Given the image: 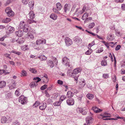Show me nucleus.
<instances>
[{
  "mask_svg": "<svg viewBox=\"0 0 125 125\" xmlns=\"http://www.w3.org/2000/svg\"><path fill=\"white\" fill-rule=\"evenodd\" d=\"M28 26L25 24L24 21H21L19 25V29H23V31L27 32L28 30Z\"/></svg>",
  "mask_w": 125,
  "mask_h": 125,
  "instance_id": "1",
  "label": "nucleus"
},
{
  "mask_svg": "<svg viewBox=\"0 0 125 125\" xmlns=\"http://www.w3.org/2000/svg\"><path fill=\"white\" fill-rule=\"evenodd\" d=\"M5 12L7 14V16L10 17H13L15 13L10 7H7L5 9Z\"/></svg>",
  "mask_w": 125,
  "mask_h": 125,
  "instance_id": "2",
  "label": "nucleus"
},
{
  "mask_svg": "<svg viewBox=\"0 0 125 125\" xmlns=\"http://www.w3.org/2000/svg\"><path fill=\"white\" fill-rule=\"evenodd\" d=\"M34 80H35V82H32L30 84L31 87L32 88L36 87L37 85V83L41 81V79L38 77L34 78Z\"/></svg>",
  "mask_w": 125,
  "mask_h": 125,
  "instance_id": "3",
  "label": "nucleus"
},
{
  "mask_svg": "<svg viewBox=\"0 0 125 125\" xmlns=\"http://www.w3.org/2000/svg\"><path fill=\"white\" fill-rule=\"evenodd\" d=\"M27 99L26 97H24L23 95H21L19 98V101L22 104H24L26 102Z\"/></svg>",
  "mask_w": 125,
  "mask_h": 125,
  "instance_id": "4",
  "label": "nucleus"
},
{
  "mask_svg": "<svg viewBox=\"0 0 125 125\" xmlns=\"http://www.w3.org/2000/svg\"><path fill=\"white\" fill-rule=\"evenodd\" d=\"M46 40L42 38L37 40L36 42V43L37 45H40L41 44H45L46 43Z\"/></svg>",
  "mask_w": 125,
  "mask_h": 125,
  "instance_id": "5",
  "label": "nucleus"
},
{
  "mask_svg": "<svg viewBox=\"0 0 125 125\" xmlns=\"http://www.w3.org/2000/svg\"><path fill=\"white\" fill-rule=\"evenodd\" d=\"M63 63L65 64V65L69 67L70 65L69 64V59L66 57L63 58L62 59Z\"/></svg>",
  "mask_w": 125,
  "mask_h": 125,
  "instance_id": "6",
  "label": "nucleus"
},
{
  "mask_svg": "<svg viewBox=\"0 0 125 125\" xmlns=\"http://www.w3.org/2000/svg\"><path fill=\"white\" fill-rule=\"evenodd\" d=\"M81 71V69L79 68H77L74 69L73 72L72 73L71 77H74V74H76L80 72Z\"/></svg>",
  "mask_w": 125,
  "mask_h": 125,
  "instance_id": "7",
  "label": "nucleus"
},
{
  "mask_svg": "<svg viewBox=\"0 0 125 125\" xmlns=\"http://www.w3.org/2000/svg\"><path fill=\"white\" fill-rule=\"evenodd\" d=\"M65 42L66 44L68 46L71 45L72 44V42L69 38L67 37L65 38Z\"/></svg>",
  "mask_w": 125,
  "mask_h": 125,
  "instance_id": "8",
  "label": "nucleus"
},
{
  "mask_svg": "<svg viewBox=\"0 0 125 125\" xmlns=\"http://www.w3.org/2000/svg\"><path fill=\"white\" fill-rule=\"evenodd\" d=\"M114 34L112 31L107 36V39L111 41L113 40L114 38Z\"/></svg>",
  "mask_w": 125,
  "mask_h": 125,
  "instance_id": "9",
  "label": "nucleus"
},
{
  "mask_svg": "<svg viewBox=\"0 0 125 125\" xmlns=\"http://www.w3.org/2000/svg\"><path fill=\"white\" fill-rule=\"evenodd\" d=\"M10 88L11 89H13L16 87V83L15 81H13L9 85Z\"/></svg>",
  "mask_w": 125,
  "mask_h": 125,
  "instance_id": "10",
  "label": "nucleus"
},
{
  "mask_svg": "<svg viewBox=\"0 0 125 125\" xmlns=\"http://www.w3.org/2000/svg\"><path fill=\"white\" fill-rule=\"evenodd\" d=\"M67 104L70 105H72L74 104V101L72 98H70L67 100Z\"/></svg>",
  "mask_w": 125,
  "mask_h": 125,
  "instance_id": "11",
  "label": "nucleus"
},
{
  "mask_svg": "<svg viewBox=\"0 0 125 125\" xmlns=\"http://www.w3.org/2000/svg\"><path fill=\"white\" fill-rule=\"evenodd\" d=\"M34 34L36 35L35 32L34 31H31L30 33H27V37L33 39L34 38L33 35Z\"/></svg>",
  "mask_w": 125,
  "mask_h": 125,
  "instance_id": "12",
  "label": "nucleus"
},
{
  "mask_svg": "<svg viewBox=\"0 0 125 125\" xmlns=\"http://www.w3.org/2000/svg\"><path fill=\"white\" fill-rule=\"evenodd\" d=\"M40 106V108L41 110H44L46 107L47 104L46 103H41Z\"/></svg>",
  "mask_w": 125,
  "mask_h": 125,
  "instance_id": "13",
  "label": "nucleus"
},
{
  "mask_svg": "<svg viewBox=\"0 0 125 125\" xmlns=\"http://www.w3.org/2000/svg\"><path fill=\"white\" fill-rule=\"evenodd\" d=\"M92 109L95 113H98L101 112L102 111V110L98 108L95 106H94L92 107Z\"/></svg>",
  "mask_w": 125,
  "mask_h": 125,
  "instance_id": "14",
  "label": "nucleus"
},
{
  "mask_svg": "<svg viewBox=\"0 0 125 125\" xmlns=\"http://www.w3.org/2000/svg\"><path fill=\"white\" fill-rule=\"evenodd\" d=\"M29 14L30 18L31 19H33L35 17V14L33 11H30Z\"/></svg>",
  "mask_w": 125,
  "mask_h": 125,
  "instance_id": "15",
  "label": "nucleus"
},
{
  "mask_svg": "<svg viewBox=\"0 0 125 125\" xmlns=\"http://www.w3.org/2000/svg\"><path fill=\"white\" fill-rule=\"evenodd\" d=\"M70 8L71 7L70 5L67 4H66L64 5V8L65 12L66 13L67 11L70 10Z\"/></svg>",
  "mask_w": 125,
  "mask_h": 125,
  "instance_id": "16",
  "label": "nucleus"
},
{
  "mask_svg": "<svg viewBox=\"0 0 125 125\" xmlns=\"http://www.w3.org/2000/svg\"><path fill=\"white\" fill-rule=\"evenodd\" d=\"M24 40V39L23 38H19L16 40V42L19 44H20L23 43Z\"/></svg>",
  "mask_w": 125,
  "mask_h": 125,
  "instance_id": "17",
  "label": "nucleus"
},
{
  "mask_svg": "<svg viewBox=\"0 0 125 125\" xmlns=\"http://www.w3.org/2000/svg\"><path fill=\"white\" fill-rule=\"evenodd\" d=\"M101 116H102V118L111 117V115L110 114L106 113H104L103 115H101Z\"/></svg>",
  "mask_w": 125,
  "mask_h": 125,
  "instance_id": "18",
  "label": "nucleus"
},
{
  "mask_svg": "<svg viewBox=\"0 0 125 125\" xmlns=\"http://www.w3.org/2000/svg\"><path fill=\"white\" fill-rule=\"evenodd\" d=\"M82 40L80 39L77 36H76L74 38V41L76 42V43L77 44H79L81 43Z\"/></svg>",
  "mask_w": 125,
  "mask_h": 125,
  "instance_id": "19",
  "label": "nucleus"
},
{
  "mask_svg": "<svg viewBox=\"0 0 125 125\" xmlns=\"http://www.w3.org/2000/svg\"><path fill=\"white\" fill-rule=\"evenodd\" d=\"M50 17L53 20H55L57 19V15L55 14L52 13L50 15Z\"/></svg>",
  "mask_w": 125,
  "mask_h": 125,
  "instance_id": "20",
  "label": "nucleus"
},
{
  "mask_svg": "<svg viewBox=\"0 0 125 125\" xmlns=\"http://www.w3.org/2000/svg\"><path fill=\"white\" fill-rule=\"evenodd\" d=\"M16 36L18 37H21L23 35V32L21 31H19L15 32Z\"/></svg>",
  "mask_w": 125,
  "mask_h": 125,
  "instance_id": "21",
  "label": "nucleus"
},
{
  "mask_svg": "<svg viewBox=\"0 0 125 125\" xmlns=\"http://www.w3.org/2000/svg\"><path fill=\"white\" fill-rule=\"evenodd\" d=\"M74 94L70 91H68L67 93L66 96L68 97H71L73 96Z\"/></svg>",
  "mask_w": 125,
  "mask_h": 125,
  "instance_id": "22",
  "label": "nucleus"
},
{
  "mask_svg": "<svg viewBox=\"0 0 125 125\" xmlns=\"http://www.w3.org/2000/svg\"><path fill=\"white\" fill-rule=\"evenodd\" d=\"M93 119L91 117H87L86 118V123L90 124L93 121Z\"/></svg>",
  "mask_w": 125,
  "mask_h": 125,
  "instance_id": "23",
  "label": "nucleus"
},
{
  "mask_svg": "<svg viewBox=\"0 0 125 125\" xmlns=\"http://www.w3.org/2000/svg\"><path fill=\"white\" fill-rule=\"evenodd\" d=\"M6 82L4 81L0 82V88H3L6 85Z\"/></svg>",
  "mask_w": 125,
  "mask_h": 125,
  "instance_id": "24",
  "label": "nucleus"
},
{
  "mask_svg": "<svg viewBox=\"0 0 125 125\" xmlns=\"http://www.w3.org/2000/svg\"><path fill=\"white\" fill-rule=\"evenodd\" d=\"M7 30L9 31V32L11 33L14 31L15 29L13 27L11 26H9V27L7 29Z\"/></svg>",
  "mask_w": 125,
  "mask_h": 125,
  "instance_id": "25",
  "label": "nucleus"
},
{
  "mask_svg": "<svg viewBox=\"0 0 125 125\" xmlns=\"http://www.w3.org/2000/svg\"><path fill=\"white\" fill-rule=\"evenodd\" d=\"M11 21V19L9 18H7L4 19L2 21L3 23H7Z\"/></svg>",
  "mask_w": 125,
  "mask_h": 125,
  "instance_id": "26",
  "label": "nucleus"
},
{
  "mask_svg": "<svg viewBox=\"0 0 125 125\" xmlns=\"http://www.w3.org/2000/svg\"><path fill=\"white\" fill-rule=\"evenodd\" d=\"M79 112L81 113L83 115H85L87 114V110H84L83 108H80L79 110Z\"/></svg>",
  "mask_w": 125,
  "mask_h": 125,
  "instance_id": "27",
  "label": "nucleus"
},
{
  "mask_svg": "<svg viewBox=\"0 0 125 125\" xmlns=\"http://www.w3.org/2000/svg\"><path fill=\"white\" fill-rule=\"evenodd\" d=\"M38 58L41 61L46 60L47 59V58L44 55H41Z\"/></svg>",
  "mask_w": 125,
  "mask_h": 125,
  "instance_id": "28",
  "label": "nucleus"
},
{
  "mask_svg": "<svg viewBox=\"0 0 125 125\" xmlns=\"http://www.w3.org/2000/svg\"><path fill=\"white\" fill-rule=\"evenodd\" d=\"M94 96L93 94L89 93L88 94L86 95L87 97L90 100L92 99L94 97Z\"/></svg>",
  "mask_w": 125,
  "mask_h": 125,
  "instance_id": "29",
  "label": "nucleus"
},
{
  "mask_svg": "<svg viewBox=\"0 0 125 125\" xmlns=\"http://www.w3.org/2000/svg\"><path fill=\"white\" fill-rule=\"evenodd\" d=\"M29 69L30 72L36 74L37 73V70L35 68H30Z\"/></svg>",
  "mask_w": 125,
  "mask_h": 125,
  "instance_id": "30",
  "label": "nucleus"
},
{
  "mask_svg": "<svg viewBox=\"0 0 125 125\" xmlns=\"http://www.w3.org/2000/svg\"><path fill=\"white\" fill-rule=\"evenodd\" d=\"M29 5L30 9H32L34 5V2L33 1H31L29 3Z\"/></svg>",
  "mask_w": 125,
  "mask_h": 125,
  "instance_id": "31",
  "label": "nucleus"
},
{
  "mask_svg": "<svg viewBox=\"0 0 125 125\" xmlns=\"http://www.w3.org/2000/svg\"><path fill=\"white\" fill-rule=\"evenodd\" d=\"M20 89L19 88H18L15 91V94L17 96H19L21 94L20 92Z\"/></svg>",
  "mask_w": 125,
  "mask_h": 125,
  "instance_id": "32",
  "label": "nucleus"
},
{
  "mask_svg": "<svg viewBox=\"0 0 125 125\" xmlns=\"http://www.w3.org/2000/svg\"><path fill=\"white\" fill-rule=\"evenodd\" d=\"M33 19H28L27 20V23L28 24H31L32 23H36V21L33 20Z\"/></svg>",
  "mask_w": 125,
  "mask_h": 125,
  "instance_id": "33",
  "label": "nucleus"
},
{
  "mask_svg": "<svg viewBox=\"0 0 125 125\" xmlns=\"http://www.w3.org/2000/svg\"><path fill=\"white\" fill-rule=\"evenodd\" d=\"M48 64V65L51 68L53 67L54 65V64L52 61L50 60L49 61V63Z\"/></svg>",
  "mask_w": 125,
  "mask_h": 125,
  "instance_id": "34",
  "label": "nucleus"
},
{
  "mask_svg": "<svg viewBox=\"0 0 125 125\" xmlns=\"http://www.w3.org/2000/svg\"><path fill=\"white\" fill-rule=\"evenodd\" d=\"M46 79V80H44L43 82L45 83H47L49 81L47 75L46 74H45L44 75L42 79Z\"/></svg>",
  "mask_w": 125,
  "mask_h": 125,
  "instance_id": "35",
  "label": "nucleus"
},
{
  "mask_svg": "<svg viewBox=\"0 0 125 125\" xmlns=\"http://www.w3.org/2000/svg\"><path fill=\"white\" fill-rule=\"evenodd\" d=\"M1 122L3 123H5L7 121V119L5 116L2 117L1 118Z\"/></svg>",
  "mask_w": 125,
  "mask_h": 125,
  "instance_id": "36",
  "label": "nucleus"
},
{
  "mask_svg": "<svg viewBox=\"0 0 125 125\" xmlns=\"http://www.w3.org/2000/svg\"><path fill=\"white\" fill-rule=\"evenodd\" d=\"M88 14L87 13H84L82 17V19L83 20L86 19L88 16Z\"/></svg>",
  "mask_w": 125,
  "mask_h": 125,
  "instance_id": "37",
  "label": "nucleus"
},
{
  "mask_svg": "<svg viewBox=\"0 0 125 125\" xmlns=\"http://www.w3.org/2000/svg\"><path fill=\"white\" fill-rule=\"evenodd\" d=\"M56 7L59 10H60L62 8V6L60 3L58 2L56 4Z\"/></svg>",
  "mask_w": 125,
  "mask_h": 125,
  "instance_id": "38",
  "label": "nucleus"
},
{
  "mask_svg": "<svg viewBox=\"0 0 125 125\" xmlns=\"http://www.w3.org/2000/svg\"><path fill=\"white\" fill-rule=\"evenodd\" d=\"M61 102L59 101H56L53 104L55 106H59L60 105Z\"/></svg>",
  "mask_w": 125,
  "mask_h": 125,
  "instance_id": "39",
  "label": "nucleus"
},
{
  "mask_svg": "<svg viewBox=\"0 0 125 125\" xmlns=\"http://www.w3.org/2000/svg\"><path fill=\"white\" fill-rule=\"evenodd\" d=\"M11 52L18 55H20L21 54V53L20 52H17L15 50H12Z\"/></svg>",
  "mask_w": 125,
  "mask_h": 125,
  "instance_id": "40",
  "label": "nucleus"
},
{
  "mask_svg": "<svg viewBox=\"0 0 125 125\" xmlns=\"http://www.w3.org/2000/svg\"><path fill=\"white\" fill-rule=\"evenodd\" d=\"M66 98V97L64 95H62L60 97L59 101H63L64 100L65 98Z\"/></svg>",
  "mask_w": 125,
  "mask_h": 125,
  "instance_id": "41",
  "label": "nucleus"
},
{
  "mask_svg": "<svg viewBox=\"0 0 125 125\" xmlns=\"http://www.w3.org/2000/svg\"><path fill=\"white\" fill-rule=\"evenodd\" d=\"M21 49L23 51H25L28 49V48L27 45H24L23 46L21 47Z\"/></svg>",
  "mask_w": 125,
  "mask_h": 125,
  "instance_id": "42",
  "label": "nucleus"
},
{
  "mask_svg": "<svg viewBox=\"0 0 125 125\" xmlns=\"http://www.w3.org/2000/svg\"><path fill=\"white\" fill-rule=\"evenodd\" d=\"M102 42L104 44L108 49H109V43L106 42L105 41H102Z\"/></svg>",
  "mask_w": 125,
  "mask_h": 125,
  "instance_id": "43",
  "label": "nucleus"
},
{
  "mask_svg": "<svg viewBox=\"0 0 125 125\" xmlns=\"http://www.w3.org/2000/svg\"><path fill=\"white\" fill-rule=\"evenodd\" d=\"M92 52V50L91 49H89L85 52V53L86 55H90L91 53Z\"/></svg>",
  "mask_w": 125,
  "mask_h": 125,
  "instance_id": "44",
  "label": "nucleus"
},
{
  "mask_svg": "<svg viewBox=\"0 0 125 125\" xmlns=\"http://www.w3.org/2000/svg\"><path fill=\"white\" fill-rule=\"evenodd\" d=\"M95 24L94 22L90 23L89 26V28L90 29L93 28L95 26Z\"/></svg>",
  "mask_w": 125,
  "mask_h": 125,
  "instance_id": "45",
  "label": "nucleus"
},
{
  "mask_svg": "<svg viewBox=\"0 0 125 125\" xmlns=\"http://www.w3.org/2000/svg\"><path fill=\"white\" fill-rule=\"evenodd\" d=\"M21 74L24 76H26L27 75V73L26 71L23 70L21 72Z\"/></svg>",
  "mask_w": 125,
  "mask_h": 125,
  "instance_id": "46",
  "label": "nucleus"
},
{
  "mask_svg": "<svg viewBox=\"0 0 125 125\" xmlns=\"http://www.w3.org/2000/svg\"><path fill=\"white\" fill-rule=\"evenodd\" d=\"M101 64L103 66H105L107 64L106 61L105 60L102 61L101 62Z\"/></svg>",
  "mask_w": 125,
  "mask_h": 125,
  "instance_id": "47",
  "label": "nucleus"
},
{
  "mask_svg": "<svg viewBox=\"0 0 125 125\" xmlns=\"http://www.w3.org/2000/svg\"><path fill=\"white\" fill-rule=\"evenodd\" d=\"M103 51V47H101L96 52L99 53L102 52Z\"/></svg>",
  "mask_w": 125,
  "mask_h": 125,
  "instance_id": "48",
  "label": "nucleus"
},
{
  "mask_svg": "<svg viewBox=\"0 0 125 125\" xmlns=\"http://www.w3.org/2000/svg\"><path fill=\"white\" fill-rule=\"evenodd\" d=\"M40 103L39 101H36L35 103L34 104L33 106L35 107L38 106L39 104H40Z\"/></svg>",
  "mask_w": 125,
  "mask_h": 125,
  "instance_id": "49",
  "label": "nucleus"
},
{
  "mask_svg": "<svg viewBox=\"0 0 125 125\" xmlns=\"http://www.w3.org/2000/svg\"><path fill=\"white\" fill-rule=\"evenodd\" d=\"M47 87V85L46 84H44L41 87V90H43L46 89Z\"/></svg>",
  "mask_w": 125,
  "mask_h": 125,
  "instance_id": "50",
  "label": "nucleus"
},
{
  "mask_svg": "<svg viewBox=\"0 0 125 125\" xmlns=\"http://www.w3.org/2000/svg\"><path fill=\"white\" fill-rule=\"evenodd\" d=\"M52 59L53 60L54 62L56 64H57L58 62L57 59L56 58L54 57H52Z\"/></svg>",
  "mask_w": 125,
  "mask_h": 125,
  "instance_id": "51",
  "label": "nucleus"
},
{
  "mask_svg": "<svg viewBox=\"0 0 125 125\" xmlns=\"http://www.w3.org/2000/svg\"><path fill=\"white\" fill-rule=\"evenodd\" d=\"M78 76H76V75H74V77L73 78H74V81H77L78 80Z\"/></svg>",
  "mask_w": 125,
  "mask_h": 125,
  "instance_id": "52",
  "label": "nucleus"
},
{
  "mask_svg": "<svg viewBox=\"0 0 125 125\" xmlns=\"http://www.w3.org/2000/svg\"><path fill=\"white\" fill-rule=\"evenodd\" d=\"M108 75L107 74H104L103 75V78H108Z\"/></svg>",
  "mask_w": 125,
  "mask_h": 125,
  "instance_id": "53",
  "label": "nucleus"
},
{
  "mask_svg": "<svg viewBox=\"0 0 125 125\" xmlns=\"http://www.w3.org/2000/svg\"><path fill=\"white\" fill-rule=\"evenodd\" d=\"M104 120H116V119L113 118H106L104 119H103Z\"/></svg>",
  "mask_w": 125,
  "mask_h": 125,
  "instance_id": "54",
  "label": "nucleus"
},
{
  "mask_svg": "<svg viewBox=\"0 0 125 125\" xmlns=\"http://www.w3.org/2000/svg\"><path fill=\"white\" fill-rule=\"evenodd\" d=\"M11 2V0H8L5 3L6 5H7L9 4Z\"/></svg>",
  "mask_w": 125,
  "mask_h": 125,
  "instance_id": "55",
  "label": "nucleus"
},
{
  "mask_svg": "<svg viewBox=\"0 0 125 125\" xmlns=\"http://www.w3.org/2000/svg\"><path fill=\"white\" fill-rule=\"evenodd\" d=\"M124 0H115V1L117 3H121L124 1Z\"/></svg>",
  "mask_w": 125,
  "mask_h": 125,
  "instance_id": "56",
  "label": "nucleus"
},
{
  "mask_svg": "<svg viewBox=\"0 0 125 125\" xmlns=\"http://www.w3.org/2000/svg\"><path fill=\"white\" fill-rule=\"evenodd\" d=\"M85 31L86 32H87L88 33L92 34L93 36H95L96 35V34H95L94 33H93L92 32H91L89 31H88L87 30H85Z\"/></svg>",
  "mask_w": 125,
  "mask_h": 125,
  "instance_id": "57",
  "label": "nucleus"
},
{
  "mask_svg": "<svg viewBox=\"0 0 125 125\" xmlns=\"http://www.w3.org/2000/svg\"><path fill=\"white\" fill-rule=\"evenodd\" d=\"M121 9L124 10H125V4H122L121 6Z\"/></svg>",
  "mask_w": 125,
  "mask_h": 125,
  "instance_id": "58",
  "label": "nucleus"
},
{
  "mask_svg": "<svg viewBox=\"0 0 125 125\" xmlns=\"http://www.w3.org/2000/svg\"><path fill=\"white\" fill-rule=\"evenodd\" d=\"M57 83L60 85H62L63 82L62 81L59 80L57 81Z\"/></svg>",
  "mask_w": 125,
  "mask_h": 125,
  "instance_id": "59",
  "label": "nucleus"
},
{
  "mask_svg": "<svg viewBox=\"0 0 125 125\" xmlns=\"http://www.w3.org/2000/svg\"><path fill=\"white\" fill-rule=\"evenodd\" d=\"M121 73L122 74H125V70L124 69H122L121 71Z\"/></svg>",
  "mask_w": 125,
  "mask_h": 125,
  "instance_id": "60",
  "label": "nucleus"
},
{
  "mask_svg": "<svg viewBox=\"0 0 125 125\" xmlns=\"http://www.w3.org/2000/svg\"><path fill=\"white\" fill-rule=\"evenodd\" d=\"M121 46L119 45H117L116 46L115 48V50L117 51H118V50H119Z\"/></svg>",
  "mask_w": 125,
  "mask_h": 125,
  "instance_id": "61",
  "label": "nucleus"
},
{
  "mask_svg": "<svg viewBox=\"0 0 125 125\" xmlns=\"http://www.w3.org/2000/svg\"><path fill=\"white\" fill-rule=\"evenodd\" d=\"M45 96L47 97H49L50 96V95L47 91L45 92Z\"/></svg>",
  "mask_w": 125,
  "mask_h": 125,
  "instance_id": "62",
  "label": "nucleus"
},
{
  "mask_svg": "<svg viewBox=\"0 0 125 125\" xmlns=\"http://www.w3.org/2000/svg\"><path fill=\"white\" fill-rule=\"evenodd\" d=\"M109 46H110L112 47H113L115 45V44L113 42H110L109 43Z\"/></svg>",
  "mask_w": 125,
  "mask_h": 125,
  "instance_id": "63",
  "label": "nucleus"
},
{
  "mask_svg": "<svg viewBox=\"0 0 125 125\" xmlns=\"http://www.w3.org/2000/svg\"><path fill=\"white\" fill-rule=\"evenodd\" d=\"M13 125H20V123L19 122L16 121L13 123Z\"/></svg>",
  "mask_w": 125,
  "mask_h": 125,
  "instance_id": "64",
  "label": "nucleus"
}]
</instances>
